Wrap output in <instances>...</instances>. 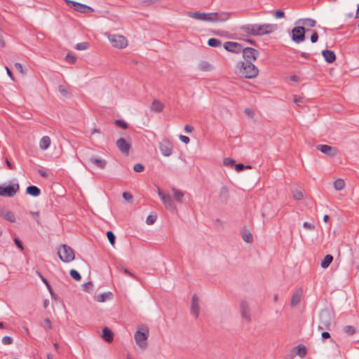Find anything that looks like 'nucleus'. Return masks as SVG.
<instances>
[{
  "label": "nucleus",
  "instance_id": "f257e3e1",
  "mask_svg": "<svg viewBox=\"0 0 359 359\" xmlns=\"http://www.w3.org/2000/svg\"><path fill=\"white\" fill-rule=\"evenodd\" d=\"M236 74L245 79H254L259 74L258 68L252 62L240 61L236 63Z\"/></svg>",
  "mask_w": 359,
  "mask_h": 359
},
{
  "label": "nucleus",
  "instance_id": "f03ea898",
  "mask_svg": "<svg viewBox=\"0 0 359 359\" xmlns=\"http://www.w3.org/2000/svg\"><path fill=\"white\" fill-rule=\"evenodd\" d=\"M149 335V331L147 326H142L139 328L134 334V339L137 345L142 349H145L147 346V339Z\"/></svg>",
  "mask_w": 359,
  "mask_h": 359
},
{
  "label": "nucleus",
  "instance_id": "7ed1b4c3",
  "mask_svg": "<svg viewBox=\"0 0 359 359\" xmlns=\"http://www.w3.org/2000/svg\"><path fill=\"white\" fill-rule=\"evenodd\" d=\"M57 255L63 262H70L75 258L74 250L65 244L61 245L57 250Z\"/></svg>",
  "mask_w": 359,
  "mask_h": 359
},
{
  "label": "nucleus",
  "instance_id": "20e7f679",
  "mask_svg": "<svg viewBox=\"0 0 359 359\" xmlns=\"http://www.w3.org/2000/svg\"><path fill=\"white\" fill-rule=\"evenodd\" d=\"M332 314L327 309L322 310L319 313V325L318 330H327L329 329L332 324Z\"/></svg>",
  "mask_w": 359,
  "mask_h": 359
},
{
  "label": "nucleus",
  "instance_id": "39448f33",
  "mask_svg": "<svg viewBox=\"0 0 359 359\" xmlns=\"http://www.w3.org/2000/svg\"><path fill=\"white\" fill-rule=\"evenodd\" d=\"M108 39L114 48H123L128 46L127 39L122 35L110 34L108 36Z\"/></svg>",
  "mask_w": 359,
  "mask_h": 359
},
{
  "label": "nucleus",
  "instance_id": "423d86ee",
  "mask_svg": "<svg viewBox=\"0 0 359 359\" xmlns=\"http://www.w3.org/2000/svg\"><path fill=\"white\" fill-rule=\"evenodd\" d=\"M277 28L278 26L276 24H257L256 36H262L271 34L276 31Z\"/></svg>",
  "mask_w": 359,
  "mask_h": 359
},
{
  "label": "nucleus",
  "instance_id": "0eeeda50",
  "mask_svg": "<svg viewBox=\"0 0 359 359\" xmlns=\"http://www.w3.org/2000/svg\"><path fill=\"white\" fill-rule=\"evenodd\" d=\"M158 195L167 209L172 211H175L176 210V205L170 194H165L163 191L158 189Z\"/></svg>",
  "mask_w": 359,
  "mask_h": 359
},
{
  "label": "nucleus",
  "instance_id": "6e6552de",
  "mask_svg": "<svg viewBox=\"0 0 359 359\" xmlns=\"http://www.w3.org/2000/svg\"><path fill=\"white\" fill-rule=\"evenodd\" d=\"M243 53V57L244 59L243 62H252L257 60L259 56V52L255 48H243L241 50Z\"/></svg>",
  "mask_w": 359,
  "mask_h": 359
},
{
  "label": "nucleus",
  "instance_id": "1a4fd4ad",
  "mask_svg": "<svg viewBox=\"0 0 359 359\" xmlns=\"http://www.w3.org/2000/svg\"><path fill=\"white\" fill-rule=\"evenodd\" d=\"M239 308L242 318L247 323H250L252 321V317L249 304L245 300H241Z\"/></svg>",
  "mask_w": 359,
  "mask_h": 359
},
{
  "label": "nucleus",
  "instance_id": "9d476101",
  "mask_svg": "<svg viewBox=\"0 0 359 359\" xmlns=\"http://www.w3.org/2000/svg\"><path fill=\"white\" fill-rule=\"evenodd\" d=\"M20 186L18 184H13L6 187L0 186V196L12 197L18 191Z\"/></svg>",
  "mask_w": 359,
  "mask_h": 359
},
{
  "label": "nucleus",
  "instance_id": "9b49d317",
  "mask_svg": "<svg viewBox=\"0 0 359 359\" xmlns=\"http://www.w3.org/2000/svg\"><path fill=\"white\" fill-rule=\"evenodd\" d=\"M306 29L303 26H297L292 30V39L294 42L299 43L305 40Z\"/></svg>",
  "mask_w": 359,
  "mask_h": 359
},
{
  "label": "nucleus",
  "instance_id": "f8f14e48",
  "mask_svg": "<svg viewBox=\"0 0 359 359\" xmlns=\"http://www.w3.org/2000/svg\"><path fill=\"white\" fill-rule=\"evenodd\" d=\"M231 13L229 12L212 13L209 18L210 22H224L230 19Z\"/></svg>",
  "mask_w": 359,
  "mask_h": 359
},
{
  "label": "nucleus",
  "instance_id": "ddd939ff",
  "mask_svg": "<svg viewBox=\"0 0 359 359\" xmlns=\"http://www.w3.org/2000/svg\"><path fill=\"white\" fill-rule=\"evenodd\" d=\"M65 1L69 6L73 8L75 11L82 13H90L94 11L93 8L90 6L82 4L81 3H78L71 0H65Z\"/></svg>",
  "mask_w": 359,
  "mask_h": 359
},
{
  "label": "nucleus",
  "instance_id": "4468645a",
  "mask_svg": "<svg viewBox=\"0 0 359 359\" xmlns=\"http://www.w3.org/2000/svg\"><path fill=\"white\" fill-rule=\"evenodd\" d=\"M160 151L164 156H170L172 154L173 146L170 141L168 140H163L159 143Z\"/></svg>",
  "mask_w": 359,
  "mask_h": 359
},
{
  "label": "nucleus",
  "instance_id": "2eb2a0df",
  "mask_svg": "<svg viewBox=\"0 0 359 359\" xmlns=\"http://www.w3.org/2000/svg\"><path fill=\"white\" fill-rule=\"evenodd\" d=\"M116 147L119 149V151L126 155H128L131 149L130 143L128 142L124 138L121 137L116 140Z\"/></svg>",
  "mask_w": 359,
  "mask_h": 359
},
{
  "label": "nucleus",
  "instance_id": "dca6fc26",
  "mask_svg": "<svg viewBox=\"0 0 359 359\" xmlns=\"http://www.w3.org/2000/svg\"><path fill=\"white\" fill-rule=\"evenodd\" d=\"M316 148L322 153L330 157L334 156L337 154V149L335 147H331L330 145L318 144L316 146Z\"/></svg>",
  "mask_w": 359,
  "mask_h": 359
},
{
  "label": "nucleus",
  "instance_id": "f3484780",
  "mask_svg": "<svg viewBox=\"0 0 359 359\" xmlns=\"http://www.w3.org/2000/svg\"><path fill=\"white\" fill-rule=\"evenodd\" d=\"M224 48L229 52L238 53L241 52L243 46L237 42L227 41L224 43Z\"/></svg>",
  "mask_w": 359,
  "mask_h": 359
},
{
  "label": "nucleus",
  "instance_id": "a211bd4d",
  "mask_svg": "<svg viewBox=\"0 0 359 359\" xmlns=\"http://www.w3.org/2000/svg\"><path fill=\"white\" fill-rule=\"evenodd\" d=\"M200 306L198 297L194 294L192 296L191 304V313L197 318L199 316Z\"/></svg>",
  "mask_w": 359,
  "mask_h": 359
},
{
  "label": "nucleus",
  "instance_id": "6ab92c4d",
  "mask_svg": "<svg viewBox=\"0 0 359 359\" xmlns=\"http://www.w3.org/2000/svg\"><path fill=\"white\" fill-rule=\"evenodd\" d=\"M88 161L95 165L97 168L104 169L107 165V161L97 156H91Z\"/></svg>",
  "mask_w": 359,
  "mask_h": 359
},
{
  "label": "nucleus",
  "instance_id": "aec40b11",
  "mask_svg": "<svg viewBox=\"0 0 359 359\" xmlns=\"http://www.w3.org/2000/svg\"><path fill=\"white\" fill-rule=\"evenodd\" d=\"M229 189L227 187L224 186L221 187L218 194V201L222 204L226 203L229 199Z\"/></svg>",
  "mask_w": 359,
  "mask_h": 359
},
{
  "label": "nucleus",
  "instance_id": "412c9836",
  "mask_svg": "<svg viewBox=\"0 0 359 359\" xmlns=\"http://www.w3.org/2000/svg\"><path fill=\"white\" fill-rule=\"evenodd\" d=\"M257 24H247L240 27V29L248 35L256 36Z\"/></svg>",
  "mask_w": 359,
  "mask_h": 359
},
{
  "label": "nucleus",
  "instance_id": "4be33fe9",
  "mask_svg": "<svg viewBox=\"0 0 359 359\" xmlns=\"http://www.w3.org/2000/svg\"><path fill=\"white\" fill-rule=\"evenodd\" d=\"M322 55L325 60L328 63H332L336 60V55L334 51L330 50H324L322 51Z\"/></svg>",
  "mask_w": 359,
  "mask_h": 359
},
{
  "label": "nucleus",
  "instance_id": "5701e85b",
  "mask_svg": "<svg viewBox=\"0 0 359 359\" xmlns=\"http://www.w3.org/2000/svg\"><path fill=\"white\" fill-rule=\"evenodd\" d=\"M198 69L203 72H211L214 69V66L207 61H200L198 64Z\"/></svg>",
  "mask_w": 359,
  "mask_h": 359
},
{
  "label": "nucleus",
  "instance_id": "b1692460",
  "mask_svg": "<svg viewBox=\"0 0 359 359\" xmlns=\"http://www.w3.org/2000/svg\"><path fill=\"white\" fill-rule=\"evenodd\" d=\"M0 215L2 216L5 219L8 220L10 222H15V217L14 214L8 210H0Z\"/></svg>",
  "mask_w": 359,
  "mask_h": 359
},
{
  "label": "nucleus",
  "instance_id": "393cba45",
  "mask_svg": "<svg viewBox=\"0 0 359 359\" xmlns=\"http://www.w3.org/2000/svg\"><path fill=\"white\" fill-rule=\"evenodd\" d=\"M302 290H298L293 294V295L291 298V301H290L291 306H295L296 305H297L299 303L301 297H302Z\"/></svg>",
  "mask_w": 359,
  "mask_h": 359
},
{
  "label": "nucleus",
  "instance_id": "a878e982",
  "mask_svg": "<svg viewBox=\"0 0 359 359\" xmlns=\"http://www.w3.org/2000/svg\"><path fill=\"white\" fill-rule=\"evenodd\" d=\"M102 338L107 342H111L113 341V339H114V333L108 327H104L102 330Z\"/></svg>",
  "mask_w": 359,
  "mask_h": 359
},
{
  "label": "nucleus",
  "instance_id": "bb28decb",
  "mask_svg": "<svg viewBox=\"0 0 359 359\" xmlns=\"http://www.w3.org/2000/svg\"><path fill=\"white\" fill-rule=\"evenodd\" d=\"M164 108V104L158 101V100H154L153 102L151 103L150 109L153 111L156 112H161L163 111Z\"/></svg>",
  "mask_w": 359,
  "mask_h": 359
},
{
  "label": "nucleus",
  "instance_id": "cd10ccee",
  "mask_svg": "<svg viewBox=\"0 0 359 359\" xmlns=\"http://www.w3.org/2000/svg\"><path fill=\"white\" fill-rule=\"evenodd\" d=\"M26 193L30 196L36 197L41 194V190L36 186L31 185L27 187Z\"/></svg>",
  "mask_w": 359,
  "mask_h": 359
},
{
  "label": "nucleus",
  "instance_id": "c85d7f7f",
  "mask_svg": "<svg viewBox=\"0 0 359 359\" xmlns=\"http://www.w3.org/2000/svg\"><path fill=\"white\" fill-rule=\"evenodd\" d=\"M50 139L48 136H43L39 141V147L41 150H46L50 144Z\"/></svg>",
  "mask_w": 359,
  "mask_h": 359
},
{
  "label": "nucleus",
  "instance_id": "c756f323",
  "mask_svg": "<svg viewBox=\"0 0 359 359\" xmlns=\"http://www.w3.org/2000/svg\"><path fill=\"white\" fill-rule=\"evenodd\" d=\"M302 24V26L304 27H313L316 25V22L313 19L311 18H304V19H299L297 24Z\"/></svg>",
  "mask_w": 359,
  "mask_h": 359
},
{
  "label": "nucleus",
  "instance_id": "7c9ffc66",
  "mask_svg": "<svg viewBox=\"0 0 359 359\" xmlns=\"http://www.w3.org/2000/svg\"><path fill=\"white\" fill-rule=\"evenodd\" d=\"M171 190L172 191L173 197L176 201L180 203H182L184 198V193L175 187H172Z\"/></svg>",
  "mask_w": 359,
  "mask_h": 359
},
{
  "label": "nucleus",
  "instance_id": "2f4dec72",
  "mask_svg": "<svg viewBox=\"0 0 359 359\" xmlns=\"http://www.w3.org/2000/svg\"><path fill=\"white\" fill-rule=\"evenodd\" d=\"M112 297H113V295H112L111 292H106V293H102V294H98L95 297V299L99 302H104L107 299H111L112 298Z\"/></svg>",
  "mask_w": 359,
  "mask_h": 359
},
{
  "label": "nucleus",
  "instance_id": "473e14b6",
  "mask_svg": "<svg viewBox=\"0 0 359 359\" xmlns=\"http://www.w3.org/2000/svg\"><path fill=\"white\" fill-rule=\"evenodd\" d=\"M333 261V257L330 255H327L320 263V266L323 269H327Z\"/></svg>",
  "mask_w": 359,
  "mask_h": 359
},
{
  "label": "nucleus",
  "instance_id": "72a5a7b5",
  "mask_svg": "<svg viewBox=\"0 0 359 359\" xmlns=\"http://www.w3.org/2000/svg\"><path fill=\"white\" fill-rule=\"evenodd\" d=\"M295 351V354L299 355L303 358L306 354V350L304 346L299 345L294 348Z\"/></svg>",
  "mask_w": 359,
  "mask_h": 359
},
{
  "label": "nucleus",
  "instance_id": "f704fd0d",
  "mask_svg": "<svg viewBox=\"0 0 359 359\" xmlns=\"http://www.w3.org/2000/svg\"><path fill=\"white\" fill-rule=\"evenodd\" d=\"M345 182L342 179H337L334 182V187L336 190L340 191L344 188Z\"/></svg>",
  "mask_w": 359,
  "mask_h": 359
},
{
  "label": "nucleus",
  "instance_id": "c9c22d12",
  "mask_svg": "<svg viewBox=\"0 0 359 359\" xmlns=\"http://www.w3.org/2000/svg\"><path fill=\"white\" fill-rule=\"evenodd\" d=\"M208 46L211 47H219L222 45V41L215 38H211L208 41Z\"/></svg>",
  "mask_w": 359,
  "mask_h": 359
},
{
  "label": "nucleus",
  "instance_id": "e433bc0d",
  "mask_svg": "<svg viewBox=\"0 0 359 359\" xmlns=\"http://www.w3.org/2000/svg\"><path fill=\"white\" fill-rule=\"evenodd\" d=\"M242 238L247 243H250L252 242V234L249 231H245L242 234Z\"/></svg>",
  "mask_w": 359,
  "mask_h": 359
},
{
  "label": "nucleus",
  "instance_id": "4c0bfd02",
  "mask_svg": "<svg viewBox=\"0 0 359 359\" xmlns=\"http://www.w3.org/2000/svg\"><path fill=\"white\" fill-rule=\"evenodd\" d=\"M82 287L84 291L89 293L92 292L93 290V284L91 281L83 284Z\"/></svg>",
  "mask_w": 359,
  "mask_h": 359
},
{
  "label": "nucleus",
  "instance_id": "58836bf2",
  "mask_svg": "<svg viewBox=\"0 0 359 359\" xmlns=\"http://www.w3.org/2000/svg\"><path fill=\"white\" fill-rule=\"evenodd\" d=\"M156 219H157V216H156V214H154V215H149L147 217L146 223L148 225H151V224H153L156 222Z\"/></svg>",
  "mask_w": 359,
  "mask_h": 359
},
{
  "label": "nucleus",
  "instance_id": "ea45409f",
  "mask_svg": "<svg viewBox=\"0 0 359 359\" xmlns=\"http://www.w3.org/2000/svg\"><path fill=\"white\" fill-rule=\"evenodd\" d=\"M187 16L195 20H201V12L199 11L188 12Z\"/></svg>",
  "mask_w": 359,
  "mask_h": 359
},
{
  "label": "nucleus",
  "instance_id": "a19ab883",
  "mask_svg": "<svg viewBox=\"0 0 359 359\" xmlns=\"http://www.w3.org/2000/svg\"><path fill=\"white\" fill-rule=\"evenodd\" d=\"M69 273L71 277L76 280H80L81 278L80 273L76 270L72 269Z\"/></svg>",
  "mask_w": 359,
  "mask_h": 359
},
{
  "label": "nucleus",
  "instance_id": "79ce46f5",
  "mask_svg": "<svg viewBox=\"0 0 359 359\" xmlns=\"http://www.w3.org/2000/svg\"><path fill=\"white\" fill-rule=\"evenodd\" d=\"M107 238H108L109 243H111V245H114L115 244V240H116V236L114 234V233L112 231H107Z\"/></svg>",
  "mask_w": 359,
  "mask_h": 359
},
{
  "label": "nucleus",
  "instance_id": "37998d69",
  "mask_svg": "<svg viewBox=\"0 0 359 359\" xmlns=\"http://www.w3.org/2000/svg\"><path fill=\"white\" fill-rule=\"evenodd\" d=\"M344 330L346 334L349 335H352L355 333V327L351 325H346V327H344Z\"/></svg>",
  "mask_w": 359,
  "mask_h": 359
},
{
  "label": "nucleus",
  "instance_id": "c03bdc74",
  "mask_svg": "<svg viewBox=\"0 0 359 359\" xmlns=\"http://www.w3.org/2000/svg\"><path fill=\"white\" fill-rule=\"evenodd\" d=\"M88 46H89L88 43L82 42V43H77L76 46V48L79 50H86L88 48Z\"/></svg>",
  "mask_w": 359,
  "mask_h": 359
},
{
  "label": "nucleus",
  "instance_id": "a18cd8bd",
  "mask_svg": "<svg viewBox=\"0 0 359 359\" xmlns=\"http://www.w3.org/2000/svg\"><path fill=\"white\" fill-rule=\"evenodd\" d=\"M293 198L299 201L303 198V194L301 190H295L292 193Z\"/></svg>",
  "mask_w": 359,
  "mask_h": 359
},
{
  "label": "nucleus",
  "instance_id": "49530a36",
  "mask_svg": "<svg viewBox=\"0 0 359 359\" xmlns=\"http://www.w3.org/2000/svg\"><path fill=\"white\" fill-rule=\"evenodd\" d=\"M157 0H139V4L142 6H147L156 3Z\"/></svg>",
  "mask_w": 359,
  "mask_h": 359
},
{
  "label": "nucleus",
  "instance_id": "de8ad7c7",
  "mask_svg": "<svg viewBox=\"0 0 359 359\" xmlns=\"http://www.w3.org/2000/svg\"><path fill=\"white\" fill-rule=\"evenodd\" d=\"M212 13H204L201 12V20L205 22H209V18H210Z\"/></svg>",
  "mask_w": 359,
  "mask_h": 359
},
{
  "label": "nucleus",
  "instance_id": "09e8293b",
  "mask_svg": "<svg viewBox=\"0 0 359 359\" xmlns=\"http://www.w3.org/2000/svg\"><path fill=\"white\" fill-rule=\"evenodd\" d=\"M13 339L11 337L5 336L2 338L1 342L4 345H10L13 343Z\"/></svg>",
  "mask_w": 359,
  "mask_h": 359
},
{
  "label": "nucleus",
  "instance_id": "8fccbe9b",
  "mask_svg": "<svg viewBox=\"0 0 359 359\" xmlns=\"http://www.w3.org/2000/svg\"><path fill=\"white\" fill-rule=\"evenodd\" d=\"M58 90L63 96L67 97L68 95V90L65 86L62 85L59 86Z\"/></svg>",
  "mask_w": 359,
  "mask_h": 359
},
{
  "label": "nucleus",
  "instance_id": "3c124183",
  "mask_svg": "<svg viewBox=\"0 0 359 359\" xmlns=\"http://www.w3.org/2000/svg\"><path fill=\"white\" fill-rule=\"evenodd\" d=\"M115 123L122 128L126 129L128 128V123L125 122L123 120H116Z\"/></svg>",
  "mask_w": 359,
  "mask_h": 359
},
{
  "label": "nucleus",
  "instance_id": "603ef678",
  "mask_svg": "<svg viewBox=\"0 0 359 359\" xmlns=\"http://www.w3.org/2000/svg\"><path fill=\"white\" fill-rule=\"evenodd\" d=\"M29 214L34 218L38 224H40L39 220V211H30Z\"/></svg>",
  "mask_w": 359,
  "mask_h": 359
},
{
  "label": "nucleus",
  "instance_id": "864d4df0",
  "mask_svg": "<svg viewBox=\"0 0 359 359\" xmlns=\"http://www.w3.org/2000/svg\"><path fill=\"white\" fill-rule=\"evenodd\" d=\"M134 170L137 172H140L144 170V167L141 163H136L133 168Z\"/></svg>",
  "mask_w": 359,
  "mask_h": 359
},
{
  "label": "nucleus",
  "instance_id": "5fc2aeb1",
  "mask_svg": "<svg viewBox=\"0 0 359 359\" xmlns=\"http://www.w3.org/2000/svg\"><path fill=\"white\" fill-rule=\"evenodd\" d=\"M76 57L73 55H71V54H67L66 55V60L69 62V63H74V62L76 61Z\"/></svg>",
  "mask_w": 359,
  "mask_h": 359
},
{
  "label": "nucleus",
  "instance_id": "6e6d98bb",
  "mask_svg": "<svg viewBox=\"0 0 359 359\" xmlns=\"http://www.w3.org/2000/svg\"><path fill=\"white\" fill-rule=\"evenodd\" d=\"M303 227L310 231L314 230L315 229V226L313 224L306 222L303 224Z\"/></svg>",
  "mask_w": 359,
  "mask_h": 359
},
{
  "label": "nucleus",
  "instance_id": "4d7b16f0",
  "mask_svg": "<svg viewBox=\"0 0 359 359\" xmlns=\"http://www.w3.org/2000/svg\"><path fill=\"white\" fill-rule=\"evenodd\" d=\"M224 164L226 166H231L234 164V161L231 158H225L224 159Z\"/></svg>",
  "mask_w": 359,
  "mask_h": 359
},
{
  "label": "nucleus",
  "instance_id": "13d9d810",
  "mask_svg": "<svg viewBox=\"0 0 359 359\" xmlns=\"http://www.w3.org/2000/svg\"><path fill=\"white\" fill-rule=\"evenodd\" d=\"M123 198L127 201H132L133 199V196L131 194L128 193V192H123Z\"/></svg>",
  "mask_w": 359,
  "mask_h": 359
},
{
  "label": "nucleus",
  "instance_id": "bf43d9fd",
  "mask_svg": "<svg viewBox=\"0 0 359 359\" xmlns=\"http://www.w3.org/2000/svg\"><path fill=\"white\" fill-rule=\"evenodd\" d=\"M318 35L316 31H313L312 35L311 36V41L312 43H316L318 41Z\"/></svg>",
  "mask_w": 359,
  "mask_h": 359
},
{
  "label": "nucleus",
  "instance_id": "052dcab7",
  "mask_svg": "<svg viewBox=\"0 0 359 359\" xmlns=\"http://www.w3.org/2000/svg\"><path fill=\"white\" fill-rule=\"evenodd\" d=\"M179 138L182 142H184L186 144H187L190 142L189 137L185 135H180Z\"/></svg>",
  "mask_w": 359,
  "mask_h": 359
},
{
  "label": "nucleus",
  "instance_id": "680f3d73",
  "mask_svg": "<svg viewBox=\"0 0 359 359\" xmlns=\"http://www.w3.org/2000/svg\"><path fill=\"white\" fill-rule=\"evenodd\" d=\"M274 16L276 18H283L285 16V13H284V12L283 11L278 10V11H276L275 12Z\"/></svg>",
  "mask_w": 359,
  "mask_h": 359
},
{
  "label": "nucleus",
  "instance_id": "e2e57ef3",
  "mask_svg": "<svg viewBox=\"0 0 359 359\" xmlns=\"http://www.w3.org/2000/svg\"><path fill=\"white\" fill-rule=\"evenodd\" d=\"M41 280L42 281L45 283V285L47 286L48 290L50 291V292L52 294L53 291H52V288H51V286L49 284L48 281L45 278H43V276H41Z\"/></svg>",
  "mask_w": 359,
  "mask_h": 359
},
{
  "label": "nucleus",
  "instance_id": "0e129e2a",
  "mask_svg": "<svg viewBox=\"0 0 359 359\" xmlns=\"http://www.w3.org/2000/svg\"><path fill=\"white\" fill-rule=\"evenodd\" d=\"M15 67L20 73L24 74L23 67L20 63H19V62L15 63Z\"/></svg>",
  "mask_w": 359,
  "mask_h": 359
},
{
  "label": "nucleus",
  "instance_id": "69168bd1",
  "mask_svg": "<svg viewBox=\"0 0 359 359\" xmlns=\"http://www.w3.org/2000/svg\"><path fill=\"white\" fill-rule=\"evenodd\" d=\"M303 98L298 96L294 97V102L297 104V105H300L301 103H302Z\"/></svg>",
  "mask_w": 359,
  "mask_h": 359
},
{
  "label": "nucleus",
  "instance_id": "338daca9",
  "mask_svg": "<svg viewBox=\"0 0 359 359\" xmlns=\"http://www.w3.org/2000/svg\"><path fill=\"white\" fill-rule=\"evenodd\" d=\"M44 324L47 329H51L52 328V323L51 321L48 318H46L44 320Z\"/></svg>",
  "mask_w": 359,
  "mask_h": 359
},
{
  "label": "nucleus",
  "instance_id": "774afa93",
  "mask_svg": "<svg viewBox=\"0 0 359 359\" xmlns=\"http://www.w3.org/2000/svg\"><path fill=\"white\" fill-rule=\"evenodd\" d=\"M244 168H245V165L242 163L236 164L235 166V169L237 172L242 171L244 169Z\"/></svg>",
  "mask_w": 359,
  "mask_h": 359
}]
</instances>
